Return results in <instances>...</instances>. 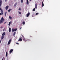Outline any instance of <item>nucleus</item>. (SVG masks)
Wrapping results in <instances>:
<instances>
[{
	"label": "nucleus",
	"mask_w": 60,
	"mask_h": 60,
	"mask_svg": "<svg viewBox=\"0 0 60 60\" xmlns=\"http://www.w3.org/2000/svg\"><path fill=\"white\" fill-rule=\"evenodd\" d=\"M4 59V58L3 57L2 60H3V59Z\"/></svg>",
	"instance_id": "30"
},
{
	"label": "nucleus",
	"mask_w": 60,
	"mask_h": 60,
	"mask_svg": "<svg viewBox=\"0 0 60 60\" xmlns=\"http://www.w3.org/2000/svg\"><path fill=\"white\" fill-rule=\"evenodd\" d=\"M22 37H23V41H26V40L25 39V38H24V36H23V35L22 36Z\"/></svg>",
	"instance_id": "5"
},
{
	"label": "nucleus",
	"mask_w": 60,
	"mask_h": 60,
	"mask_svg": "<svg viewBox=\"0 0 60 60\" xmlns=\"http://www.w3.org/2000/svg\"><path fill=\"white\" fill-rule=\"evenodd\" d=\"M11 11V9H9V10H8V11L9 12H10V11Z\"/></svg>",
	"instance_id": "27"
},
{
	"label": "nucleus",
	"mask_w": 60,
	"mask_h": 60,
	"mask_svg": "<svg viewBox=\"0 0 60 60\" xmlns=\"http://www.w3.org/2000/svg\"><path fill=\"white\" fill-rule=\"evenodd\" d=\"M35 8H34L33 9V11H35Z\"/></svg>",
	"instance_id": "22"
},
{
	"label": "nucleus",
	"mask_w": 60,
	"mask_h": 60,
	"mask_svg": "<svg viewBox=\"0 0 60 60\" xmlns=\"http://www.w3.org/2000/svg\"><path fill=\"white\" fill-rule=\"evenodd\" d=\"M1 41L0 40V44L1 43Z\"/></svg>",
	"instance_id": "33"
},
{
	"label": "nucleus",
	"mask_w": 60,
	"mask_h": 60,
	"mask_svg": "<svg viewBox=\"0 0 60 60\" xmlns=\"http://www.w3.org/2000/svg\"><path fill=\"white\" fill-rule=\"evenodd\" d=\"M6 23V22H4V24H5Z\"/></svg>",
	"instance_id": "34"
},
{
	"label": "nucleus",
	"mask_w": 60,
	"mask_h": 60,
	"mask_svg": "<svg viewBox=\"0 0 60 60\" xmlns=\"http://www.w3.org/2000/svg\"><path fill=\"white\" fill-rule=\"evenodd\" d=\"M9 18L10 19H13V18L12 17H11V16H9Z\"/></svg>",
	"instance_id": "11"
},
{
	"label": "nucleus",
	"mask_w": 60,
	"mask_h": 60,
	"mask_svg": "<svg viewBox=\"0 0 60 60\" xmlns=\"http://www.w3.org/2000/svg\"><path fill=\"white\" fill-rule=\"evenodd\" d=\"M4 38V36H2L1 38V40H2Z\"/></svg>",
	"instance_id": "12"
},
{
	"label": "nucleus",
	"mask_w": 60,
	"mask_h": 60,
	"mask_svg": "<svg viewBox=\"0 0 60 60\" xmlns=\"http://www.w3.org/2000/svg\"><path fill=\"white\" fill-rule=\"evenodd\" d=\"M21 2L22 3H23V0H21Z\"/></svg>",
	"instance_id": "28"
},
{
	"label": "nucleus",
	"mask_w": 60,
	"mask_h": 60,
	"mask_svg": "<svg viewBox=\"0 0 60 60\" xmlns=\"http://www.w3.org/2000/svg\"><path fill=\"white\" fill-rule=\"evenodd\" d=\"M11 23H12V22L11 21H10L9 22L8 24V26H10Z\"/></svg>",
	"instance_id": "9"
},
{
	"label": "nucleus",
	"mask_w": 60,
	"mask_h": 60,
	"mask_svg": "<svg viewBox=\"0 0 60 60\" xmlns=\"http://www.w3.org/2000/svg\"><path fill=\"white\" fill-rule=\"evenodd\" d=\"M16 44H18V45H19V43H16Z\"/></svg>",
	"instance_id": "29"
},
{
	"label": "nucleus",
	"mask_w": 60,
	"mask_h": 60,
	"mask_svg": "<svg viewBox=\"0 0 60 60\" xmlns=\"http://www.w3.org/2000/svg\"><path fill=\"white\" fill-rule=\"evenodd\" d=\"M4 18H3V17H2L1 19L0 20V23L1 24V23H2L3 22H4Z\"/></svg>",
	"instance_id": "1"
},
{
	"label": "nucleus",
	"mask_w": 60,
	"mask_h": 60,
	"mask_svg": "<svg viewBox=\"0 0 60 60\" xmlns=\"http://www.w3.org/2000/svg\"><path fill=\"white\" fill-rule=\"evenodd\" d=\"M2 36H4L5 35V33L4 32L2 34Z\"/></svg>",
	"instance_id": "10"
},
{
	"label": "nucleus",
	"mask_w": 60,
	"mask_h": 60,
	"mask_svg": "<svg viewBox=\"0 0 60 60\" xmlns=\"http://www.w3.org/2000/svg\"><path fill=\"white\" fill-rule=\"evenodd\" d=\"M22 24L23 25H25V22H22Z\"/></svg>",
	"instance_id": "20"
},
{
	"label": "nucleus",
	"mask_w": 60,
	"mask_h": 60,
	"mask_svg": "<svg viewBox=\"0 0 60 60\" xmlns=\"http://www.w3.org/2000/svg\"><path fill=\"white\" fill-rule=\"evenodd\" d=\"M9 32H11V28H9Z\"/></svg>",
	"instance_id": "15"
},
{
	"label": "nucleus",
	"mask_w": 60,
	"mask_h": 60,
	"mask_svg": "<svg viewBox=\"0 0 60 60\" xmlns=\"http://www.w3.org/2000/svg\"><path fill=\"white\" fill-rule=\"evenodd\" d=\"M22 41V38H20L18 40V41Z\"/></svg>",
	"instance_id": "6"
},
{
	"label": "nucleus",
	"mask_w": 60,
	"mask_h": 60,
	"mask_svg": "<svg viewBox=\"0 0 60 60\" xmlns=\"http://www.w3.org/2000/svg\"><path fill=\"white\" fill-rule=\"evenodd\" d=\"M17 28H16L15 29H12V32L13 33L14 32V31L15 32H16V31H17Z\"/></svg>",
	"instance_id": "2"
},
{
	"label": "nucleus",
	"mask_w": 60,
	"mask_h": 60,
	"mask_svg": "<svg viewBox=\"0 0 60 60\" xmlns=\"http://www.w3.org/2000/svg\"><path fill=\"white\" fill-rule=\"evenodd\" d=\"M21 29V28H20V29Z\"/></svg>",
	"instance_id": "36"
},
{
	"label": "nucleus",
	"mask_w": 60,
	"mask_h": 60,
	"mask_svg": "<svg viewBox=\"0 0 60 60\" xmlns=\"http://www.w3.org/2000/svg\"><path fill=\"white\" fill-rule=\"evenodd\" d=\"M3 31H4V30H3Z\"/></svg>",
	"instance_id": "39"
},
{
	"label": "nucleus",
	"mask_w": 60,
	"mask_h": 60,
	"mask_svg": "<svg viewBox=\"0 0 60 60\" xmlns=\"http://www.w3.org/2000/svg\"><path fill=\"white\" fill-rule=\"evenodd\" d=\"M16 0H15V1H16Z\"/></svg>",
	"instance_id": "37"
},
{
	"label": "nucleus",
	"mask_w": 60,
	"mask_h": 60,
	"mask_svg": "<svg viewBox=\"0 0 60 60\" xmlns=\"http://www.w3.org/2000/svg\"><path fill=\"white\" fill-rule=\"evenodd\" d=\"M19 11H21V8H19Z\"/></svg>",
	"instance_id": "26"
},
{
	"label": "nucleus",
	"mask_w": 60,
	"mask_h": 60,
	"mask_svg": "<svg viewBox=\"0 0 60 60\" xmlns=\"http://www.w3.org/2000/svg\"><path fill=\"white\" fill-rule=\"evenodd\" d=\"M15 6H16V4H15Z\"/></svg>",
	"instance_id": "31"
},
{
	"label": "nucleus",
	"mask_w": 60,
	"mask_h": 60,
	"mask_svg": "<svg viewBox=\"0 0 60 60\" xmlns=\"http://www.w3.org/2000/svg\"><path fill=\"white\" fill-rule=\"evenodd\" d=\"M1 13H0V15H3V10H1Z\"/></svg>",
	"instance_id": "7"
},
{
	"label": "nucleus",
	"mask_w": 60,
	"mask_h": 60,
	"mask_svg": "<svg viewBox=\"0 0 60 60\" xmlns=\"http://www.w3.org/2000/svg\"><path fill=\"white\" fill-rule=\"evenodd\" d=\"M2 10V9L1 8H0V10Z\"/></svg>",
	"instance_id": "32"
},
{
	"label": "nucleus",
	"mask_w": 60,
	"mask_h": 60,
	"mask_svg": "<svg viewBox=\"0 0 60 60\" xmlns=\"http://www.w3.org/2000/svg\"><path fill=\"white\" fill-rule=\"evenodd\" d=\"M15 34H16V32H14L13 34V36H14L15 35Z\"/></svg>",
	"instance_id": "19"
},
{
	"label": "nucleus",
	"mask_w": 60,
	"mask_h": 60,
	"mask_svg": "<svg viewBox=\"0 0 60 60\" xmlns=\"http://www.w3.org/2000/svg\"><path fill=\"white\" fill-rule=\"evenodd\" d=\"M26 4H29V1H28V0H26Z\"/></svg>",
	"instance_id": "13"
},
{
	"label": "nucleus",
	"mask_w": 60,
	"mask_h": 60,
	"mask_svg": "<svg viewBox=\"0 0 60 60\" xmlns=\"http://www.w3.org/2000/svg\"><path fill=\"white\" fill-rule=\"evenodd\" d=\"M11 40L10 39L8 42V45H9V44H10V43H11Z\"/></svg>",
	"instance_id": "3"
},
{
	"label": "nucleus",
	"mask_w": 60,
	"mask_h": 60,
	"mask_svg": "<svg viewBox=\"0 0 60 60\" xmlns=\"http://www.w3.org/2000/svg\"><path fill=\"white\" fill-rule=\"evenodd\" d=\"M8 8H9V6H7L6 7L5 9L7 10Z\"/></svg>",
	"instance_id": "8"
},
{
	"label": "nucleus",
	"mask_w": 60,
	"mask_h": 60,
	"mask_svg": "<svg viewBox=\"0 0 60 60\" xmlns=\"http://www.w3.org/2000/svg\"><path fill=\"white\" fill-rule=\"evenodd\" d=\"M18 12L19 14H21V13L19 11H18Z\"/></svg>",
	"instance_id": "23"
},
{
	"label": "nucleus",
	"mask_w": 60,
	"mask_h": 60,
	"mask_svg": "<svg viewBox=\"0 0 60 60\" xmlns=\"http://www.w3.org/2000/svg\"><path fill=\"white\" fill-rule=\"evenodd\" d=\"M6 13H7V12H5V16H6Z\"/></svg>",
	"instance_id": "25"
},
{
	"label": "nucleus",
	"mask_w": 60,
	"mask_h": 60,
	"mask_svg": "<svg viewBox=\"0 0 60 60\" xmlns=\"http://www.w3.org/2000/svg\"><path fill=\"white\" fill-rule=\"evenodd\" d=\"M6 56L7 57V56L8 55V53L7 52H6Z\"/></svg>",
	"instance_id": "17"
},
{
	"label": "nucleus",
	"mask_w": 60,
	"mask_h": 60,
	"mask_svg": "<svg viewBox=\"0 0 60 60\" xmlns=\"http://www.w3.org/2000/svg\"><path fill=\"white\" fill-rule=\"evenodd\" d=\"M5 0V1H6V0Z\"/></svg>",
	"instance_id": "35"
},
{
	"label": "nucleus",
	"mask_w": 60,
	"mask_h": 60,
	"mask_svg": "<svg viewBox=\"0 0 60 60\" xmlns=\"http://www.w3.org/2000/svg\"><path fill=\"white\" fill-rule=\"evenodd\" d=\"M30 15V13L29 12L27 14H26V17H28Z\"/></svg>",
	"instance_id": "4"
},
{
	"label": "nucleus",
	"mask_w": 60,
	"mask_h": 60,
	"mask_svg": "<svg viewBox=\"0 0 60 60\" xmlns=\"http://www.w3.org/2000/svg\"><path fill=\"white\" fill-rule=\"evenodd\" d=\"M42 7H43L44 6V4H43V2H42Z\"/></svg>",
	"instance_id": "18"
},
{
	"label": "nucleus",
	"mask_w": 60,
	"mask_h": 60,
	"mask_svg": "<svg viewBox=\"0 0 60 60\" xmlns=\"http://www.w3.org/2000/svg\"><path fill=\"white\" fill-rule=\"evenodd\" d=\"M35 8L36 9H37V4L36 3L35 4Z\"/></svg>",
	"instance_id": "16"
},
{
	"label": "nucleus",
	"mask_w": 60,
	"mask_h": 60,
	"mask_svg": "<svg viewBox=\"0 0 60 60\" xmlns=\"http://www.w3.org/2000/svg\"><path fill=\"white\" fill-rule=\"evenodd\" d=\"M30 1H31V0H30Z\"/></svg>",
	"instance_id": "38"
},
{
	"label": "nucleus",
	"mask_w": 60,
	"mask_h": 60,
	"mask_svg": "<svg viewBox=\"0 0 60 60\" xmlns=\"http://www.w3.org/2000/svg\"><path fill=\"white\" fill-rule=\"evenodd\" d=\"M13 50L12 49H11L10 51V53H11V52H12V51H13Z\"/></svg>",
	"instance_id": "14"
},
{
	"label": "nucleus",
	"mask_w": 60,
	"mask_h": 60,
	"mask_svg": "<svg viewBox=\"0 0 60 60\" xmlns=\"http://www.w3.org/2000/svg\"><path fill=\"white\" fill-rule=\"evenodd\" d=\"M1 1H0V6H1V2H2V1H1Z\"/></svg>",
	"instance_id": "21"
},
{
	"label": "nucleus",
	"mask_w": 60,
	"mask_h": 60,
	"mask_svg": "<svg viewBox=\"0 0 60 60\" xmlns=\"http://www.w3.org/2000/svg\"><path fill=\"white\" fill-rule=\"evenodd\" d=\"M38 14V13H36V15H37Z\"/></svg>",
	"instance_id": "24"
}]
</instances>
